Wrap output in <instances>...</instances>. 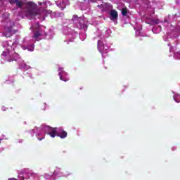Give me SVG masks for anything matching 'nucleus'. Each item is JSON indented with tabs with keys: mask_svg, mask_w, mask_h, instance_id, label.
<instances>
[{
	"mask_svg": "<svg viewBox=\"0 0 180 180\" xmlns=\"http://www.w3.org/2000/svg\"><path fill=\"white\" fill-rule=\"evenodd\" d=\"M110 16L112 20L117 19V17L119 16V15L117 14V11H116V10H111Z\"/></svg>",
	"mask_w": 180,
	"mask_h": 180,
	"instance_id": "5",
	"label": "nucleus"
},
{
	"mask_svg": "<svg viewBox=\"0 0 180 180\" xmlns=\"http://www.w3.org/2000/svg\"><path fill=\"white\" fill-rule=\"evenodd\" d=\"M8 2L11 5H13L16 2V0H8Z\"/></svg>",
	"mask_w": 180,
	"mask_h": 180,
	"instance_id": "14",
	"label": "nucleus"
},
{
	"mask_svg": "<svg viewBox=\"0 0 180 180\" xmlns=\"http://www.w3.org/2000/svg\"><path fill=\"white\" fill-rule=\"evenodd\" d=\"M68 136L67 131H65L63 128H57V136L60 137V139H65Z\"/></svg>",
	"mask_w": 180,
	"mask_h": 180,
	"instance_id": "2",
	"label": "nucleus"
},
{
	"mask_svg": "<svg viewBox=\"0 0 180 180\" xmlns=\"http://www.w3.org/2000/svg\"><path fill=\"white\" fill-rule=\"evenodd\" d=\"M122 16H127V8H124L122 9Z\"/></svg>",
	"mask_w": 180,
	"mask_h": 180,
	"instance_id": "9",
	"label": "nucleus"
},
{
	"mask_svg": "<svg viewBox=\"0 0 180 180\" xmlns=\"http://www.w3.org/2000/svg\"><path fill=\"white\" fill-rule=\"evenodd\" d=\"M25 15L27 18H36L37 15H40V10L36 4L30 1L25 6Z\"/></svg>",
	"mask_w": 180,
	"mask_h": 180,
	"instance_id": "1",
	"label": "nucleus"
},
{
	"mask_svg": "<svg viewBox=\"0 0 180 180\" xmlns=\"http://www.w3.org/2000/svg\"><path fill=\"white\" fill-rule=\"evenodd\" d=\"M12 34H13L8 32L7 30H6V32L3 33V36H4L5 37H11V36H12Z\"/></svg>",
	"mask_w": 180,
	"mask_h": 180,
	"instance_id": "10",
	"label": "nucleus"
},
{
	"mask_svg": "<svg viewBox=\"0 0 180 180\" xmlns=\"http://www.w3.org/2000/svg\"><path fill=\"white\" fill-rule=\"evenodd\" d=\"M58 75H60V79L61 81H64L65 82H67V81L69 80L68 79H64V78H63V76L61 75V73H60V72L58 74Z\"/></svg>",
	"mask_w": 180,
	"mask_h": 180,
	"instance_id": "13",
	"label": "nucleus"
},
{
	"mask_svg": "<svg viewBox=\"0 0 180 180\" xmlns=\"http://www.w3.org/2000/svg\"><path fill=\"white\" fill-rule=\"evenodd\" d=\"M8 180H18V179H16L15 178H10Z\"/></svg>",
	"mask_w": 180,
	"mask_h": 180,
	"instance_id": "16",
	"label": "nucleus"
},
{
	"mask_svg": "<svg viewBox=\"0 0 180 180\" xmlns=\"http://www.w3.org/2000/svg\"><path fill=\"white\" fill-rule=\"evenodd\" d=\"M48 134L51 136L52 139H54V137L57 136V127L51 128L50 131L48 132Z\"/></svg>",
	"mask_w": 180,
	"mask_h": 180,
	"instance_id": "4",
	"label": "nucleus"
},
{
	"mask_svg": "<svg viewBox=\"0 0 180 180\" xmlns=\"http://www.w3.org/2000/svg\"><path fill=\"white\" fill-rule=\"evenodd\" d=\"M174 100L175 101V102H176L177 103H180V95H176L174 96Z\"/></svg>",
	"mask_w": 180,
	"mask_h": 180,
	"instance_id": "12",
	"label": "nucleus"
},
{
	"mask_svg": "<svg viewBox=\"0 0 180 180\" xmlns=\"http://www.w3.org/2000/svg\"><path fill=\"white\" fill-rule=\"evenodd\" d=\"M7 32L8 33H11V34H15V33H16V31L13 30V27H8L7 28Z\"/></svg>",
	"mask_w": 180,
	"mask_h": 180,
	"instance_id": "6",
	"label": "nucleus"
},
{
	"mask_svg": "<svg viewBox=\"0 0 180 180\" xmlns=\"http://www.w3.org/2000/svg\"><path fill=\"white\" fill-rule=\"evenodd\" d=\"M40 36H41V34L39 31H37L34 33V39H37L38 37H40Z\"/></svg>",
	"mask_w": 180,
	"mask_h": 180,
	"instance_id": "11",
	"label": "nucleus"
},
{
	"mask_svg": "<svg viewBox=\"0 0 180 180\" xmlns=\"http://www.w3.org/2000/svg\"><path fill=\"white\" fill-rule=\"evenodd\" d=\"M168 46L170 47L169 52L174 53V56L180 60V57H178V56L180 54V52H179V51H177V52H176V50H178V48L176 46H171V44H168Z\"/></svg>",
	"mask_w": 180,
	"mask_h": 180,
	"instance_id": "3",
	"label": "nucleus"
},
{
	"mask_svg": "<svg viewBox=\"0 0 180 180\" xmlns=\"http://www.w3.org/2000/svg\"><path fill=\"white\" fill-rule=\"evenodd\" d=\"M14 60L16 61V59H12L11 58L8 59V63H12V61H14Z\"/></svg>",
	"mask_w": 180,
	"mask_h": 180,
	"instance_id": "15",
	"label": "nucleus"
},
{
	"mask_svg": "<svg viewBox=\"0 0 180 180\" xmlns=\"http://www.w3.org/2000/svg\"><path fill=\"white\" fill-rule=\"evenodd\" d=\"M68 1L67 0H63L61 3H60V6L62 10L65 9V4H67ZM62 5V6H61Z\"/></svg>",
	"mask_w": 180,
	"mask_h": 180,
	"instance_id": "7",
	"label": "nucleus"
},
{
	"mask_svg": "<svg viewBox=\"0 0 180 180\" xmlns=\"http://www.w3.org/2000/svg\"><path fill=\"white\" fill-rule=\"evenodd\" d=\"M43 139H44V138H41V139L39 138L38 140H39V141H41V140H43Z\"/></svg>",
	"mask_w": 180,
	"mask_h": 180,
	"instance_id": "17",
	"label": "nucleus"
},
{
	"mask_svg": "<svg viewBox=\"0 0 180 180\" xmlns=\"http://www.w3.org/2000/svg\"><path fill=\"white\" fill-rule=\"evenodd\" d=\"M17 6H18V8H22V6H23V2H22L21 1L19 0H15V3Z\"/></svg>",
	"mask_w": 180,
	"mask_h": 180,
	"instance_id": "8",
	"label": "nucleus"
}]
</instances>
